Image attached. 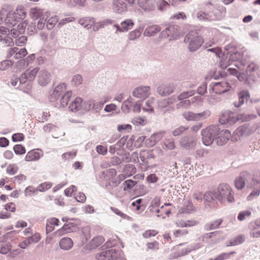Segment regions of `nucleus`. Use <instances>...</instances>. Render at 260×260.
I'll return each mask as SVG.
<instances>
[{
	"instance_id": "f257e3e1",
	"label": "nucleus",
	"mask_w": 260,
	"mask_h": 260,
	"mask_svg": "<svg viewBox=\"0 0 260 260\" xmlns=\"http://www.w3.org/2000/svg\"><path fill=\"white\" fill-rule=\"evenodd\" d=\"M116 244V242L115 240L108 241L105 245L106 248L103 247L96 253V258L98 260H105L106 258H108V260H125L119 252L112 248Z\"/></svg>"
},
{
	"instance_id": "f03ea898",
	"label": "nucleus",
	"mask_w": 260,
	"mask_h": 260,
	"mask_svg": "<svg viewBox=\"0 0 260 260\" xmlns=\"http://www.w3.org/2000/svg\"><path fill=\"white\" fill-rule=\"evenodd\" d=\"M214 198L221 203L225 201L229 203H233L235 201L234 192L231 187L226 183L219 185L217 190L214 191Z\"/></svg>"
},
{
	"instance_id": "7ed1b4c3",
	"label": "nucleus",
	"mask_w": 260,
	"mask_h": 260,
	"mask_svg": "<svg viewBox=\"0 0 260 260\" xmlns=\"http://www.w3.org/2000/svg\"><path fill=\"white\" fill-rule=\"evenodd\" d=\"M50 12L44 9L38 7H32L29 9V15L33 20H38L37 28L42 30L44 28V18H48Z\"/></svg>"
},
{
	"instance_id": "20e7f679",
	"label": "nucleus",
	"mask_w": 260,
	"mask_h": 260,
	"mask_svg": "<svg viewBox=\"0 0 260 260\" xmlns=\"http://www.w3.org/2000/svg\"><path fill=\"white\" fill-rule=\"evenodd\" d=\"M184 42L188 43V49L190 52H194L202 45L204 41L202 37L198 36L195 31H191L186 35Z\"/></svg>"
},
{
	"instance_id": "39448f33",
	"label": "nucleus",
	"mask_w": 260,
	"mask_h": 260,
	"mask_svg": "<svg viewBox=\"0 0 260 260\" xmlns=\"http://www.w3.org/2000/svg\"><path fill=\"white\" fill-rule=\"evenodd\" d=\"M218 132V126L215 125H210L202 131V142L206 146L210 145L214 140H215Z\"/></svg>"
},
{
	"instance_id": "423d86ee",
	"label": "nucleus",
	"mask_w": 260,
	"mask_h": 260,
	"mask_svg": "<svg viewBox=\"0 0 260 260\" xmlns=\"http://www.w3.org/2000/svg\"><path fill=\"white\" fill-rule=\"evenodd\" d=\"M179 26L178 25H172L166 28L160 34L161 38H169L170 41L178 39L180 35Z\"/></svg>"
},
{
	"instance_id": "0eeeda50",
	"label": "nucleus",
	"mask_w": 260,
	"mask_h": 260,
	"mask_svg": "<svg viewBox=\"0 0 260 260\" xmlns=\"http://www.w3.org/2000/svg\"><path fill=\"white\" fill-rule=\"evenodd\" d=\"M211 86L212 91L218 94L224 93L230 89L235 87L234 83L224 81L215 82L211 85Z\"/></svg>"
},
{
	"instance_id": "6e6552de",
	"label": "nucleus",
	"mask_w": 260,
	"mask_h": 260,
	"mask_svg": "<svg viewBox=\"0 0 260 260\" xmlns=\"http://www.w3.org/2000/svg\"><path fill=\"white\" fill-rule=\"evenodd\" d=\"M240 119L239 116L231 111H225L221 114L219 121L222 124L232 125Z\"/></svg>"
},
{
	"instance_id": "1a4fd4ad",
	"label": "nucleus",
	"mask_w": 260,
	"mask_h": 260,
	"mask_svg": "<svg viewBox=\"0 0 260 260\" xmlns=\"http://www.w3.org/2000/svg\"><path fill=\"white\" fill-rule=\"evenodd\" d=\"M111 8L117 15H123L128 11L127 4L123 0H112Z\"/></svg>"
},
{
	"instance_id": "9d476101",
	"label": "nucleus",
	"mask_w": 260,
	"mask_h": 260,
	"mask_svg": "<svg viewBox=\"0 0 260 260\" xmlns=\"http://www.w3.org/2000/svg\"><path fill=\"white\" fill-rule=\"evenodd\" d=\"M138 7L145 13H151L155 11L156 0H137Z\"/></svg>"
},
{
	"instance_id": "9b49d317",
	"label": "nucleus",
	"mask_w": 260,
	"mask_h": 260,
	"mask_svg": "<svg viewBox=\"0 0 260 260\" xmlns=\"http://www.w3.org/2000/svg\"><path fill=\"white\" fill-rule=\"evenodd\" d=\"M250 129L246 124L238 127L233 133L231 139L232 141H237L241 138L247 137L250 135Z\"/></svg>"
},
{
	"instance_id": "f8f14e48",
	"label": "nucleus",
	"mask_w": 260,
	"mask_h": 260,
	"mask_svg": "<svg viewBox=\"0 0 260 260\" xmlns=\"http://www.w3.org/2000/svg\"><path fill=\"white\" fill-rule=\"evenodd\" d=\"M250 178V174L247 171L241 172L234 180L235 187L239 190L242 189L245 186L246 182Z\"/></svg>"
},
{
	"instance_id": "ddd939ff",
	"label": "nucleus",
	"mask_w": 260,
	"mask_h": 260,
	"mask_svg": "<svg viewBox=\"0 0 260 260\" xmlns=\"http://www.w3.org/2000/svg\"><path fill=\"white\" fill-rule=\"evenodd\" d=\"M232 137L230 132L228 129L220 131L218 127V132L216 135L215 141L218 145H223L227 143L230 137Z\"/></svg>"
},
{
	"instance_id": "4468645a",
	"label": "nucleus",
	"mask_w": 260,
	"mask_h": 260,
	"mask_svg": "<svg viewBox=\"0 0 260 260\" xmlns=\"http://www.w3.org/2000/svg\"><path fill=\"white\" fill-rule=\"evenodd\" d=\"M150 94V87L148 86H138L133 91V95L134 97L141 99H146Z\"/></svg>"
},
{
	"instance_id": "2eb2a0df",
	"label": "nucleus",
	"mask_w": 260,
	"mask_h": 260,
	"mask_svg": "<svg viewBox=\"0 0 260 260\" xmlns=\"http://www.w3.org/2000/svg\"><path fill=\"white\" fill-rule=\"evenodd\" d=\"M40 68L36 67L32 69H27L21 74V82L22 83H25L27 82H30L32 81L38 74Z\"/></svg>"
},
{
	"instance_id": "dca6fc26",
	"label": "nucleus",
	"mask_w": 260,
	"mask_h": 260,
	"mask_svg": "<svg viewBox=\"0 0 260 260\" xmlns=\"http://www.w3.org/2000/svg\"><path fill=\"white\" fill-rule=\"evenodd\" d=\"M175 86L173 83H164L159 85L157 89V91L161 96H167L175 91Z\"/></svg>"
},
{
	"instance_id": "f3484780",
	"label": "nucleus",
	"mask_w": 260,
	"mask_h": 260,
	"mask_svg": "<svg viewBox=\"0 0 260 260\" xmlns=\"http://www.w3.org/2000/svg\"><path fill=\"white\" fill-rule=\"evenodd\" d=\"M238 100L233 103V105L236 108H239L250 98V93L247 89H244L238 93Z\"/></svg>"
},
{
	"instance_id": "a211bd4d",
	"label": "nucleus",
	"mask_w": 260,
	"mask_h": 260,
	"mask_svg": "<svg viewBox=\"0 0 260 260\" xmlns=\"http://www.w3.org/2000/svg\"><path fill=\"white\" fill-rule=\"evenodd\" d=\"M179 144L181 147L186 149H190L196 145V140L192 136H186L181 139Z\"/></svg>"
},
{
	"instance_id": "6ab92c4d",
	"label": "nucleus",
	"mask_w": 260,
	"mask_h": 260,
	"mask_svg": "<svg viewBox=\"0 0 260 260\" xmlns=\"http://www.w3.org/2000/svg\"><path fill=\"white\" fill-rule=\"evenodd\" d=\"M50 74L45 70L39 71L38 73V82L42 86H45L50 82Z\"/></svg>"
},
{
	"instance_id": "aec40b11",
	"label": "nucleus",
	"mask_w": 260,
	"mask_h": 260,
	"mask_svg": "<svg viewBox=\"0 0 260 260\" xmlns=\"http://www.w3.org/2000/svg\"><path fill=\"white\" fill-rule=\"evenodd\" d=\"M67 87L66 84L62 83L59 84L55 87L53 92L49 95V100L51 102H53L56 101L59 98L60 94L64 92Z\"/></svg>"
},
{
	"instance_id": "412c9836",
	"label": "nucleus",
	"mask_w": 260,
	"mask_h": 260,
	"mask_svg": "<svg viewBox=\"0 0 260 260\" xmlns=\"http://www.w3.org/2000/svg\"><path fill=\"white\" fill-rule=\"evenodd\" d=\"M235 66L239 69V71L231 68H229L228 71L231 75L237 77L239 81H245L247 78V74L241 72L243 70V68L240 67L238 64H235Z\"/></svg>"
},
{
	"instance_id": "4be33fe9",
	"label": "nucleus",
	"mask_w": 260,
	"mask_h": 260,
	"mask_svg": "<svg viewBox=\"0 0 260 260\" xmlns=\"http://www.w3.org/2000/svg\"><path fill=\"white\" fill-rule=\"evenodd\" d=\"M164 132H159L152 135L150 137L146 140L147 144L150 147L154 146L163 137Z\"/></svg>"
},
{
	"instance_id": "5701e85b",
	"label": "nucleus",
	"mask_w": 260,
	"mask_h": 260,
	"mask_svg": "<svg viewBox=\"0 0 260 260\" xmlns=\"http://www.w3.org/2000/svg\"><path fill=\"white\" fill-rule=\"evenodd\" d=\"M122 33H125L132 29L134 26V21L131 18H126L121 22Z\"/></svg>"
},
{
	"instance_id": "b1692460",
	"label": "nucleus",
	"mask_w": 260,
	"mask_h": 260,
	"mask_svg": "<svg viewBox=\"0 0 260 260\" xmlns=\"http://www.w3.org/2000/svg\"><path fill=\"white\" fill-rule=\"evenodd\" d=\"M95 20L91 17H84L78 20V23L84 28L90 29L95 24Z\"/></svg>"
},
{
	"instance_id": "393cba45",
	"label": "nucleus",
	"mask_w": 260,
	"mask_h": 260,
	"mask_svg": "<svg viewBox=\"0 0 260 260\" xmlns=\"http://www.w3.org/2000/svg\"><path fill=\"white\" fill-rule=\"evenodd\" d=\"M161 28L157 25H151L146 27L144 30L143 35L145 37H152L159 32Z\"/></svg>"
},
{
	"instance_id": "a878e982",
	"label": "nucleus",
	"mask_w": 260,
	"mask_h": 260,
	"mask_svg": "<svg viewBox=\"0 0 260 260\" xmlns=\"http://www.w3.org/2000/svg\"><path fill=\"white\" fill-rule=\"evenodd\" d=\"M59 247L64 250L71 249L73 246V240L69 237H63L59 242Z\"/></svg>"
},
{
	"instance_id": "bb28decb",
	"label": "nucleus",
	"mask_w": 260,
	"mask_h": 260,
	"mask_svg": "<svg viewBox=\"0 0 260 260\" xmlns=\"http://www.w3.org/2000/svg\"><path fill=\"white\" fill-rule=\"evenodd\" d=\"M43 154L37 150H32L28 152L25 157V160L27 161H33L38 160Z\"/></svg>"
},
{
	"instance_id": "cd10ccee",
	"label": "nucleus",
	"mask_w": 260,
	"mask_h": 260,
	"mask_svg": "<svg viewBox=\"0 0 260 260\" xmlns=\"http://www.w3.org/2000/svg\"><path fill=\"white\" fill-rule=\"evenodd\" d=\"M16 14L12 12H9L5 19V23L8 26H15L19 20L15 16Z\"/></svg>"
},
{
	"instance_id": "c85d7f7f",
	"label": "nucleus",
	"mask_w": 260,
	"mask_h": 260,
	"mask_svg": "<svg viewBox=\"0 0 260 260\" xmlns=\"http://www.w3.org/2000/svg\"><path fill=\"white\" fill-rule=\"evenodd\" d=\"M44 26L46 25L48 30H51L54 28L55 25L58 22V18L56 15H54L50 17L44 18Z\"/></svg>"
},
{
	"instance_id": "c756f323",
	"label": "nucleus",
	"mask_w": 260,
	"mask_h": 260,
	"mask_svg": "<svg viewBox=\"0 0 260 260\" xmlns=\"http://www.w3.org/2000/svg\"><path fill=\"white\" fill-rule=\"evenodd\" d=\"M74 226V225L72 223L69 222L64 224L61 229H58L56 231V235L58 237H60L63 235L72 231V228Z\"/></svg>"
},
{
	"instance_id": "7c9ffc66",
	"label": "nucleus",
	"mask_w": 260,
	"mask_h": 260,
	"mask_svg": "<svg viewBox=\"0 0 260 260\" xmlns=\"http://www.w3.org/2000/svg\"><path fill=\"white\" fill-rule=\"evenodd\" d=\"M82 100L80 98H76L70 104L69 108L72 112H77L81 109Z\"/></svg>"
},
{
	"instance_id": "2f4dec72",
	"label": "nucleus",
	"mask_w": 260,
	"mask_h": 260,
	"mask_svg": "<svg viewBox=\"0 0 260 260\" xmlns=\"http://www.w3.org/2000/svg\"><path fill=\"white\" fill-rule=\"evenodd\" d=\"M104 238L102 236H96L92 239L88 244L90 248H96L104 243Z\"/></svg>"
},
{
	"instance_id": "473e14b6",
	"label": "nucleus",
	"mask_w": 260,
	"mask_h": 260,
	"mask_svg": "<svg viewBox=\"0 0 260 260\" xmlns=\"http://www.w3.org/2000/svg\"><path fill=\"white\" fill-rule=\"evenodd\" d=\"M203 246V245L201 243H197L190 244L188 245L186 248L182 249L180 254L181 255L186 254L193 250H196L202 247Z\"/></svg>"
},
{
	"instance_id": "72a5a7b5",
	"label": "nucleus",
	"mask_w": 260,
	"mask_h": 260,
	"mask_svg": "<svg viewBox=\"0 0 260 260\" xmlns=\"http://www.w3.org/2000/svg\"><path fill=\"white\" fill-rule=\"evenodd\" d=\"M143 31L141 27H139L131 31L128 34V39L129 41H134L140 37Z\"/></svg>"
},
{
	"instance_id": "f704fd0d",
	"label": "nucleus",
	"mask_w": 260,
	"mask_h": 260,
	"mask_svg": "<svg viewBox=\"0 0 260 260\" xmlns=\"http://www.w3.org/2000/svg\"><path fill=\"white\" fill-rule=\"evenodd\" d=\"M133 99L132 97L129 96L123 102L121 107V109L124 113H128L131 111Z\"/></svg>"
},
{
	"instance_id": "c9c22d12",
	"label": "nucleus",
	"mask_w": 260,
	"mask_h": 260,
	"mask_svg": "<svg viewBox=\"0 0 260 260\" xmlns=\"http://www.w3.org/2000/svg\"><path fill=\"white\" fill-rule=\"evenodd\" d=\"M222 222V219H218L206 223L205 229L206 231H210L217 229Z\"/></svg>"
},
{
	"instance_id": "e433bc0d",
	"label": "nucleus",
	"mask_w": 260,
	"mask_h": 260,
	"mask_svg": "<svg viewBox=\"0 0 260 260\" xmlns=\"http://www.w3.org/2000/svg\"><path fill=\"white\" fill-rule=\"evenodd\" d=\"M245 240V237L243 235H239L229 241L228 246H236L242 244Z\"/></svg>"
},
{
	"instance_id": "4c0bfd02",
	"label": "nucleus",
	"mask_w": 260,
	"mask_h": 260,
	"mask_svg": "<svg viewBox=\"0 0 260 260\" xmlns=\"http://www.w3.org/2000/svg\"><path fill=\"white\" fill-rule=\"evenodd\" d=\"M220 231H216L202 235L199 238V240H202L203 242H208V240L212 238L214 236H216L220 234Z\"/></svg>"
},
{
	"instance_id": "58836bf2",
	"label": "nucleus",
	"mask_w": 260,
	"mask_h": 260,
	"mask_svg": "<svg viewBox=\"0 0 260 260\" xmlns=\"http://www.w3.org/2000/svg\"><path fill=\"white\" fill-rule=\"evenodd\" d=\"M12 12L16 14L15 16H17L19 20L23 19L26 16L25 9L21 6L17 7L15 11Z\"/></svg>"
},
{
	"instance_id": "ea45409f",
	"label": "nucleus",
	"mask_w": 260,
	"mask_h": 260,
	"mask_svg": "<svg viewBox=\"0 0 260 260\" xmlns=\"http://www.w3.org/2000/svg\"><path fill=\"white\" fill-rule=\"evenodd\" d=\"M116 170L115 169H110L105 172H103L101 173V177L103 178L106 181H109L110 180V178L108 177H113L116 174Z\"/></svg>"
},
{
	"instance_id": "a19ab883",
	"label": "nucleus",
	"mask_w": 260,
	"mask_h": 260,
	"mask_svg": "<svg viewBox=\"0 0 260 260\" xmlns=\"http://www.w3.org/2000/svg\"><path fill=\"white\" fill-rule=\"evenodd\" d=\"M197 17L200 21H211L214 20V18H212L208 13L201 11L198 12Z\"/></svg>"
},
{
	"instance_id": "79ce46f5",
	"label": "nucleus",
	"mask_w": 260,
	"mask_h": 260,
	"mask_svg": "<svg viewBox=\"0 0 260 260\" xmlns=\"http://www.w3.org/2000/svg\"><path fill=\"white\" fill-rule=\"evenodd\" d=\"M87 0H68L67 2L69 5L72 7L78 6L84 7L85 6Z\"/></svg>"
},
{
	"instance_id": "37998d69",
	"label": "nucleus",
	"mask_w": 260,
	"mask_h": 260,
	"mask_svg": "<svg viewBox=\"0 0 260 260\" xmlns=\"http://www.w3.org/2000/svg\"><path fill=\"white\" fill-rule=\"evenodd\" d=\"M72 93L70 91H67L60 100V106L62 107H65L67 106L70 98L72 96Z\"/></svg>"
},
{
	"instance_id": "c03bdc74",
	"label": "nucleus",
	"mask_w": 260,
	"mask_h": 260,
	"mask_svg": "<svg viewBox=\"0 0 260 260\" xmlns=\"http://www.w3.org/2000/svg\"><path fill=\"white\" fill-rule=\"evenodd\" d=\"M221 57H222V58L220 61L219 64L222 69H225L231 64L232 63L230 60H229V54L225 55L222 54Z\"/></svg>"
},
{
	"instance_id": "a18cd8bd",
	"label": "nucleus",
	"mask_w": 260,
	"mask_h": 260,
	"mask_svg": "<svg viewBox=\"0 0 260 260\" xmlns=\"http://www.w3.org/2000/svg\"><path fill=\"white\" fill-rule=\"evenodd\" d=\"M195 93V91L193 90H190L188 91H185L181 92L177 96L178 101H182L183 100H186L188 98H189Z\"/></svg>"
},
{
	"instance_id": "49530a36",
	"label": "nucleus",
	"mask_w": 260,
	"mask_h": 260,
	"mask_svg": "<svg viewBox=\"0 0 260 260\" xmlns=\"http://www.w3.org/2000/svg\"><path fill=\"white\" fill-rule=\"evenodd\" d=\"M180 102L176 105V108L180 109L181 108L188 109L191 106V102L189 100H183L179 101Z\"/></svg>"
},
{
	"instance_id": "de8ad7c7",
	"label": "nucleus",
	"mask_w": 260,
	"mask_h": 260,
	"mask_svg": "<svg viewBox=\"0 0 260 260\" xmlns=\"http://www.w3.org/2000/svg\"><path fill=\"white\" fill-rule=\"evenodd\" d=\"M210 114L211 112L209 110H205L201 113H196L197 121L206 119L210 116Z\"/></svg>"
},
{
	"instance_id": "09e8293b",
	"label": "nucleus",
	"mask_w": 260,
	"mask_h": 260,
	"mask_svg": "<svg viewBox=\"0 0 260 260\" xmlns=\"http://www.w3.org/2000/svg\"><path fill=\"white\" fill-rule=\"evenodd\" d=\"M183 117L187 121H197L196 113L191 111H186L182 113Z\"/></svg>"
},
{
	"instance_id": "8fccbe9b",
	"label": "nucleus",
	"mask_w": 260,
	"mask_h": 260,
	"mask_svg": "<svg viewBox=\"0 0 260 260\" xmlns=\"http://www.w3.org/2000/svg\"><path fill=\"white\" fill-rule=\"evenodd\" d=\"M83 82V78L81 75L76 74L73 76L72 79V84L76 87L81 85Z\"/></svg>"
},
{
	"instance_id": "3c124183",
	"label": "nucleus",
	"mask_w": 260,
	"mask_h": 260,
	"mask_svg": "<svg viewBox=\"0 0 260 260\" xmlns=\"http://www.w3.org/2000/svg\"><path fill=\"white\" fill-rule=\"evenodd\" d=\"M14 61L11 60H4L0 62V70L5 71L12 66Z\"/></svg>"
},
{
	"instance_id": "603ef678",
	"label": "nucleus",
	"mask_w": 260,
	"mask_h": 260,
	"mask_svg": "<svg viewBox=\"0 0 260 260\" xmlns=\"http://www.w3.org/2000/svg\"><path fill=\"white\" fill-rule=\"evenodd\" d=\"M132 122L136 126H143L146 124V119L144 117L138 116L132 119Z\"/></svg>"
},
{
	"instance_id": "864d4df0",
	"label": "nucleus",
	"mask_w": 260,
	"mask_h": 260,
	"mask_svg": "<svg viewBox=\"0 0 260 260\" xmlns=\"http://www.w3.org/2000/svg\"><path fill=\"white\" fill-rule=\"evenodd\" d=\"M12 248V246L9 242L4 243L1 245L0 253L2 254H7Z\"/></svg>"
},
{
	"instance_id": "5fc2aeb1",
	"label": "nucleus",
	"mask_w": 260,
	"mask_h": 260,
	"mask_svg": "<svg viewBox=\"0 0 260 260\" xmlns=\"http://www.w3.org/2000/svg\"><path fill=\"white\" fill-rule=\"evenodd\" d=\"M176 97L173 95L167 99H165L160 101V106L163 107H167L170 105H172L176 101Z\"/></svg>"
},
{
	"instance_id": "6e6d98bb",
	"label": "nucleus",
	"mask_w": 260,
	"mask_h": 260,
	"mask_svg": "<svg viewBox=\"0 0 260 260\" xmlns=\"http://www.w3.org/2000/svg\"><path fill=\"white\" fill-rule=\"evenodd\" d=\"M228 54L229 60H230L231 63L236 61V64H238V62L237 61H238L239 59H240V58L241 57V53L238 51H236L233 53H229ZM235 64V63L234 64V65Z\"/></svg>"
},
{
	"instance_id": "4d7b16f0",
	"label": "nucleus",
	"mask_w": 260,
	"mask_h": 260,
	"mask_svg": "<svg viewBox=\"0 0 260 260\" xmlns=\"http://www.w3.org/2000/svg\"><path fill=\"white\" fill-rule=\"evenodd\" d=\"M18 170V167L16 164H10L6 169V172L10 175H15Z\"/></svg>"
},
{
	"instance_id": "13d9d810",
	"label": "nucleus",
	"mask_w": 260,
	"mask_h": 260,
	"mask_svg": "<svg viewBox=\"0 0 260 260\" xmlns=\"http://www.w3.org/2000/svg\"><path fill=\"white\" fill-rule=\"evenodd\" d=\"M137 182L131 179L125 180L123 183V190L126 191L132 188L136 184Z\"/></svg>"
},
{
	"instance_id": "bf43d9fd",
	"label": "nucleus",
	"mask_w": 260,
	"mask_h": 260,
	"mask_svg": "<svg viewBox=\"0 0 260 260\" xmlns=\"http://www.w3.org/2000/svg\"><path fill=\"white\" fill-rule=\"evenodd\" d=\"M251 214L250 210H244L240 212L238 214L237 219L239 221L245 220L247 218L249 217Z\"/></svg>"
},
{
	"instance_id": "052dcab7",
	"label": "nucleus",
	"mask_w": 260,
	"mask_h": 260,
	"mask_svg": "<svg viewBox=\"0 0 260 260\" xmlns=\"http://www.w3.org/2000/svg\"><path fill=\"white\" fill-rule=\"evenodd\" d=\"M28 65V63L24 59H20L18 60L16 63L17 68V72H20L22 70L25 69Z\"/></svg>"
},
{
	"instance_id": "680f3d73",
	"label": "nucleus",
	"mask_w": 260,
	"mask_h": 260,
	"mask_svg": "<svg viewBox=\"0 0 260 260\" xmlns=\"http://www.w3.org/2000/svg\"><path fill=\"white\" fill-rule=\"evenodd\" d=\"M260 194V186L256 187V189L253 190L247 197L248 201H251L254 199L258 197Z\"/></svg>"
},
{
	"instance_id": "e2e57ef3",
	"label": "nucleus",
	"mask_w": 260,
	"mask_h": 260,
	"mask_svg": "<svg viewBox=\"0 0 260 260\" xmlns=\"http://www.w3.org/2000/svg\"><path fill=\"white\" fill-rule=\"evenodd\" d=\"M156 5H157V9L160 11L166 10L169 6L168 3L164 0H160L159 2L156 1Z\"/></svg>"
},
{
	"instance_id": "0e129e2a",
	"label": "nucleus",
	"mask_w": 260,
	"mask_h": 260,
	"mask_svg": "<svg viewBox=\"0 0 260 260\" xmlns=\"http://www.w3.org/2000/svg\"><path fill=\"white\" fill-rule=\"evenodd\" d=\"M52 184L50 182H44L40 184L37 188V190L40 192H44L51 188Z\"/></svg>"
},
{
	"instance_id": "69168bd1",
	"label": "nucleus",
	"mask_w": 260,
	"mask_h": 260,
	"mask_svg": "<svg viewBox=\"0 0 260 260\" xmlns=\"http://www.w3.org/2000/svg\"><path fill=\"white\" fill-rule=\"evenodd\" d=\"M94 100H89L85 101L83 105V108L86 111L93 110Z\"/></svg>"
},
{
	"instance_id": "338daca9",
	"label": "nucleus",
	"mask_w": 260,
	"mask_h": 260,
	"mask_svg": "<svg viewBox=\"0 0 260 260\" xmlns=\"http://www.w3.org/2000/svg\"><path fill=\"white\" fill-rule=\"evenodd\" d=\"M75 20V18L74 17L64 18L63 19H61L60 21H58V22L57 23V26L58 27H60L66 24L69 22H73Z\"/></svg>"
},
{
	"instance_id": "774afa93",
	"label": "nucleus",
	"mask_w": 260,
	"mask_h": 260,
	"mask_svg": "<svg viewBox=\"0 0 260 260\" xmlns=\"http://www.w3.org/2000/svg\"><path fill=\"white\" fill-rule=\"evenodd\" d=\"M13 150L17 155H21L25 153V148L20 144L15 145L14 146Z\"/></svg>"
}]
</instances>
